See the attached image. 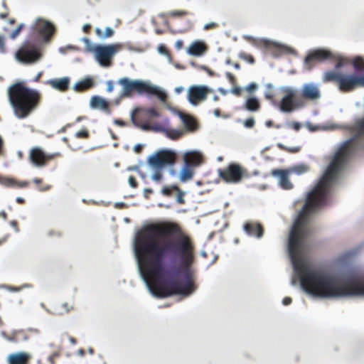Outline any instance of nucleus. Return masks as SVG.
Here are the masks:
<instances>
[{"label": "nucleus", "mask_w": 364, "mask_h": 364, "mask_svg": "<svg viewBox=\"0 0 364 364\" xmlns=\"http://www.w3.org/2000/svg\"><path fill=\"white\" fill-rule=\"evenodd\" d=\"M120 48L121 46L119 44L97 45L90 48V50L95 54L96 60L101 66L109 67L112 65V57Z\"/></svg>", "instance_id": "0eeeda50"}, {"label": "nucleus", "mask_w": 364, "mask_h": 364, "mask_svg": "<svg viewBox=\"0 0 364 364\" xmlns=\"http://www.w3.org/2000/svg\"><path fill=\"white\" fill-rule=\"evenodd\" d=\"M43 73L41 71V72H39L37 75L35 77V78L33 79V82H38L40 81V79L41 77H42Z\"/></svg>", "instance_id": "052dcab7"}, {"label": "nucleus", "mask_w": 364, "mask_h": 364, "mask_svg": "<svg viewBox=\"0 0 364 364\" xmlns=\"http://www.w3.org/2000/svg\"><path fill=\"white\" fill-rule=\"evenodd\" d=\"M162 173L160 171V169H156L154 173L152 175L151 178L155 181H160L162 179Z\"/></svg>", "instance_id": "37998d69"}, {"label": "nucleus", "mask_w": 364, "mask_h": 364, "mask_svg": "<svg viewBox=\"0 0 364 364\" xmlns=\"http://www.w3.org/2000/svg\"><path fill=\"white\" fill-rule=\"evenodd\" d=\"M323 82H335L342 92H350L358 87H364V73L363 75H343L335 71H327L323 75Z\"/></svg>", "instance_id": "20e7f679"}, {"label": "nucleus", "mask_w": 364, "mask_h": 364, "mask_svg": "<svg viewBox=\"0 0 364 364\" xmlns=\"http://www.w3.org/2000/svg\"><path fill=\"white\" fill-rule=\"evenodd\" d=\"M188 14L187 11H173L170 12L169 16L171 17H182Z\"/></svg>", "instance_id": "ea45409f"}, {"label": "nucleus", "mask_w": 364, "mask_h": 364, "mask_svg": "<svg viewBox=\"0 0 364 364\" xmlns=\"http://www.w3.org/2000/svg\"><path fill=\"white\" fill-rule=\"evenodd\" d=\"M244 108L250 112H257L261 109V105L256 97H251L247 99Z\"/></svg>", "instance_id": "cd10ccee"}, {"label": "nucleus", "mask_w": 364, "mask_h": 364, "mask_svg": "<svg viewBox=\"0 0 364 364\" xmlns=\"http://www.w3.org/2000/svg\"><path fill=\"white\" fill-rule=\"evenodd\" d=\"M96 34L102 38H107L112 37L114 35V30L110 27H107L105 29V33H103L102 31L100 28H96L95 30Z\"/></svg>", "instance_id": "473e14b6"}, {"label": "nucleus", "mask_w": 364, "mask_h": 364, "mask_svg": "<svg viewBox=\"0 0 364 364\" xmlns=\"http://www.w3.org/2000/svg\"><path fill=\"white\" fill-rule=\"evenodd\" d=\"M309 169V166L306 164H299L292 167L290 170V172H294L297 174H302L307 172Z\"/></svg>", "instance_id": "72a5a7b5"}, {"label": "nucleus", "mask_w": 364, "mask_h": 364, "mask_svg": "<svg viewBox=\"0 0 364 364\" xmlns=\"http://www.w3.org/2000/svg\"><path fill=\"white\" fill-rule=\"evenodd\" d=\"M352 64L357 71L364 70V60L362 58L357 57L353 59Z\"/></svg>", "instance_id": "f704fd0d"}, {"label": "nucleus", "mask_w": 364, "mask_h": 364, "mask_svg": "<svg viewBox=\"0 0 364 364\" xmlns=\"http://www.w3.org/2000/svg\"><path fill=\"white\" fill-rule=\"evenodd\" d=\"M179 117L182 120L187 132H195L198 129V124L196 120L191 115L184 113H180Z\"/></svg>", "instance_id": "5701e85b"}, {"label": "nucleus", "mask_w": 364, "mask_h": 364, "mask_svg": "<svg viewBox=\"0 0 364 364\" xmlns=\"http://www.w3.org/2000/svg\"><path fill=\"white\" fill-rule=\"evenodd\" d=\"M292 128L296 131H298L301 128V124L299 122H294L291 125Z\"/></svg>", "instance_id": "e2e57ef3"}, {"label": "nucleus", "mask_w": 364, "mask_h": 364, "mask_svg": "<svg viewBox=\"0 0 364 364\" xmlns=\"http://www.w3.org/2000/svg\"><path fill=\"white\" fill-rule=\"evenodd\" d=\"M32 355L26 352H18L10 354L7 358L9 364H29Z\"/></svg>", "instance_id": "6ab92c4d"}, {"label": "nucleus", "mask_w": 364, "mask_h": 364, "mask_svg": "<svg viewBox=\"0 0 364 364\" xmlns=\"http://www.w3.org/2000/svg\"><path fill=\"white\" fill-rule=\"evenodd\" d=\"M144 131H154L157 132H163L168 138L172 140H178L181 138L186 133L183 129H176L170 128H164L161 125L155 124L154 126L144 125Z\"/></svg>", "instance_id": "2eb2a0df"}, {"label": "nucleus", "mask_w": 364, "mask_h": 364, "mask_svg": "<svg viewBox=\"0 0 364 364\" xmlns=\"http://www.w3.org/2000/svg\"><path fill=\"white\" fill-rule=\"evenodd\" d=\"M239 58L243 60H245L247 62H248L250 64H254L255 62V60L254 58V57L249 54V53H247L244 51H241L239 55H238Z\"/></svg>", "instance_id": "c9c22d12"}, {"label": "nucleus", "mask_w": 364, "mask_h": 364, "mask_svg": "<svg viewBox=\"0 0 364 364\" xmlns=\"http://www.w3.org/2000/svg\"><path fill=\"white\" fill-rule=\"evenodd\" d=\"M292 302V299L290 297H285L284 298L282 303L284 305L287 306L290 304Z\"/></svg>", "instance_id": "4d7b16f0"}, {"label": "nucleus", "mask_w": 364, "mask_h": 364, "mask_svg": "<svg viewBox=\"0 0 364 364\" xmlns=\"http://www.w3.org/2000/svg\"><path fill=\"white\" fill-rule=\"evenodd\" d=\"M183 159L186 165L193 168L200 165L203 160L202 154L198 151L186 152Z\"/></svg>", "instance_id": "aec40b11"}, {"label": "nucleus", "mask_w": 364, "mask_h": 364, "mask_svg": "<svg viewBox=\"0 0 364 364\" xmlns=\"http://www.w3.org/2000/svg\"><path fill=\"white\" fill-rule=\"evenodd\" d=\"M243 124L246 128H253L255 124V119L253 117L247 118L244 121Z\"/></svg>", "instance_id": "a19ab883"}, {"label": "nucleus", "mask_w": 364, "mask_h": 364, "mask_svg": "<svg viewBox=\"0 0 364 364\" xmlns=\"http://www.w3.org/2000/svg\"><path fill=\"white\" fill-rule=\"evenodd\" d=\"M159 116V112L154 107H138L132 111L131 118L136 127L144 130L143 128L144 125L154 126V124H151V120Z\"/></svg>", "instance_id": "6e6552de"}, {"label": "nucleus", "mask_w": 364, "mask_h": 364, "mask_svg": "<svg viewBox=\"0 0 364 364\" xmlns=\"http://www.w3.org/2000/svg\"><path fill=\"white\" fill-rule=\"evenodd\" d=\"M16 200L19 204H23L25 203V200L20 197H18Z\"/></svg>", "instance_id": "338daca9"}, {"label": "nucleus", "mask_w": 364, "mask_h": 364, "mask_svg": "<svg viewBox=\"0 0 364 364\" xmlns=\"http://www.w3.org/2000/svg\"><path fill=\"white\" fill-rule=\"evenodd\" d=\"M61 156L62 154L60 152L47 154L41 148L36 146L31 149L28 159L34 166L44 167L47 166L50 161Z\"/></svg>", "instance_id": "f8f14e48"}, {"label": "nucleus", "mask_w": 364, "mask_h": 364, "mask_svg": "<svg viewBox=\"0 0 364 364\" xmlns=\"http://www.w3.org/2000/svg\"><path fill=\"white\" fill-rule=\"evenodd\" d=\"M91 29V26L90 24H85L83 26V31L86 33H90Z\"/></svg>", "instance_id": "680f3d73"}, {"label": "nucleus", "mask_w": 364, "mask_h": 364, "mask_svg": "<svg viewBox=\"0 0 364 364\" xmlns=\"http://www.w3.org/2000/svg\"><path fill=\"white\" fill-rule=\"evenodd\" d=\"M55 33V26L43 18H38L32 26L31 38H37L40 41L49 42Z\"/></svg>", "instance_id": "9b49d317"}, {"label": "nucleus", "mask_w": 364, "mask_h": 364, "mask_svg": "<svg viewBox=\"0 0 364 364\" xmlns=\"http://www.w3.org/2000/svg\"><path fill=\"white\" fill-rule=\"evenodd\" d=\"M142 150V146L140 144H137L134 146V151L136 152V153H139L141 152Z\"/></svg>", "instance_id": "69168bd1"}, {"label": "nucleus", "mask_w": 364, "mask_h": 364, "mask_svg": "<svg viewBox=\"0 0 364 364\" xmlns=\"http://www.w3.org/2000/svg\"><path fill=\"white\" fill-rule=\"evenodd\" d=\"M0 216H1L4 220L7 219V213L4 211L0 213Z\"/></svg>", "instance_id": "774afa93"}, {"label": "nucleus", "mask_w": 364, "mask_h": 364, "mask_svg": "<svg viewBox=\"0 0 364 364\" xmlns=\"http://www.w3.org/2000/svg\"><path fill=\"white\" fill-rule=\"evenodd\" d=\"M210 90L205 86H191L188 89V99L191 104L197 105L207 98Z\"/></svg>", "instance_id": "4468645a"}, {"label": "nucleus", "mask_w": 364, "mask_h": 364, "mask_svg": "<svg viewBox=\"0 0 364 364\" xmlns=\"http://www.w3.org/2000/svg\"><path fill=\"white\" fill-rule=\"evenodd\" d=\"M94 86V81L91 77H86L84 80L77 82L74 85V90L76 92H82L90 90Z\"/></svg>", "instance_id": "bb28decb"}, {"label": "nucleus", "mask_w": 364, "mask_h": 364, "mask_svg": "<svg viewBox=\"0 0 364 364\" xmlns=\"http://www.w3.org/2000/svg\"><path fill=\"white\" fill-rule=\"evenodd\" d=\"M177 159L176 153L170 149H162L148 159L149 165L155 169H161L166 166L175 164Z\"/></svg>", "instance_id": "1a4fd4ad"}, {"label": "nucleus", "mask_w": 364, "mask_h": 364, "mask_svg": "<svg viewBox=\"0 0 364 364\" xmlns=\"http://www.w3.org/2000/svg\"><path fill=\"white\" fill-rule=\"evenodd\" d=\"M257 47L266 50H272L277 47V44L267 39H260L256 43Z\"/></svg>", "instance_id": "c756f323"}, {"label": "nucleus", "mask_w": 364, "mask_h": 364, "mask_svg": "<svg viewBox=\"0 0 364 364\" xmlns=\"http://www.w3.org/2000/svg\"><path fill=\"white\" fill-rule=\"evenodd\" d=\"M278 147H279L281 149L286 151L289 153H297L300 151V147L295 146V147H287L284 146L283 144H279Z\"/></svg>", "instance_id": "4c0bfd02"}, {"label": "nucleus", "mask_w": 364, "mask_h": 364, "mask_svg": "<svg viewBox=\"0 0 364 364\" xmlns=\"http://www.w3.org/2000/svg\"><path fill=\"white\" fill-rule=\"evenodd\" d=\"M177 193L176 196V200L179 204H183L185 203L184 201V193L183 191L179 188V191H176Z\"/></svg>", "instance_id": "79ce46f5"}, {"label": "nucleus", "mask_w": 364, "mask_h": 364, "mask_svg": "<svg viewBox=\"0 0 364 364\" xmlns=\"http://www.w3.org/2000/svg\"><path fill=\"white\" fill-rule=\"evenodd\" d=\"M226 77L228 78V80H230V82L231 83H235V76L230 72H228L226 73Z\"/></svg>", "instance_id": "603ef678"}, {"label": "nucleus", "mask_w": 364, "mask_h": 364, "mask_svg": "<svg viewBox=\"0 0 364 364\" xmlns=\"http://www.w3.org/2000/svg\"><path fill=\"white\" fill-rule=\"evenodd\" d=\"M6 52L4 38L0 36V53H4Z\"/></svg>", "instance_id": "de8ad7c7"}, {"label": "nucleus", "mask_w": 364, "mask_h": 364, "mask_svg": "<svg viewBox=\"0 0 364 364\" xmlns=\"http://www.w3.org/2000/svg\"><path fill=\"white\" fill-rule=\"evenodd\" d=\"M176 191H179V187L176 185H171L163 187L161 193L165 196L171 197L173 192H176Z\"/></svg>", "instance_id": "2f4dec72"}, {"label": "nucleus", "mask_w": 364, "mask_h": 364, "mask_svg": "<svg viewBox=\"0 0 364 364\" xmlns=\"http://www.w3.org/2000/svg\"><path fill=\"white\" fill-rule=\"evenodd\" d=\"M7 95L15 117L20 119H26L36 112L43 100L39 90L26 86L23 82L10 85Z\"/></svg>", "instance_id": "f03ea898"}, {"label": "nucleus", "mask_w": 364, "mask_h": 364, "mask_svg": "<svg viewBox=\"0 0 364 364\" xmlns=\"http://www.w3.org/2000/svg\"><path fill=\"white\" fill-rule=\"evenodd\" d=\"M129 183L131 187L135 188L138 186V183L136 178L133 176L129 177Z\"/></svg>", "instance_id": "49530a36"}, {"label": "nucleus", "mask_w": 364, "mask_h": 364, "mask_svg": "<svg viewBox=\"0 0 364 364\" xmlns=\"http://www.w3.org/2000/svg\"><path fill=\"white\" fill-rule=\"evenodd\" d=\"M75 136L78 139H88L90 137V133L87 129H82L77 132Z\"/></svg>", "instance_id": "e433bc0d"}, {"label": "nucleus", "mask_w": 364, "mask_h": 364, "mask_svg": "<svg viewBox=\"0 0 364 364\" xmlns=\"http://www.w3.org/2000/svg\"><path fill=\"white\" fill-rule=\"evenodd\" d=\"M11 225L15 229L16 232L19 231L18 223L16 220H13L10 223Z\"/></svg>", "instance_id": "6e6d98bb"}, {"label": "nucleus", "mask_w": 364, "mask_h": 364, "mask_svg": "<svg viewBox=\"0 0 364 364\" xmlns=\"http://www.w3.org/2000/svg\"><path fill=\"white\" fill-rule=\"evenodd\" d=\"M207 50L206 45L201 41L193 42L188 48V53L193 56H200Z\"/></svg>", "instance_id": "393cba45"}, {"label": "nucleus", "mask_w": 364, "mask_h": 364, "mask_svg": "<svg viewBox=\"0 0 364 364\" xmlns=\"http://www.w3.org/2000/svg\"><path fill=\"white\" fill-rule=\"evenodd\" d=\"M243 230L248 235L257 238L262 237L264 234L263 226L257 222L249 221L245 223L243 225Z\"/></svg>", "instance_id": "f3484780"}, {"label": "nucleus", "mask_w": 364, "mask_h": 364, "mask_svg": "<svg viewBox=\"0 0 364 364\" xmlns=\"http://www.w3.org/2000/svg\"><path fill=\"white\" fill-rule=\"evenodd\" d=\"M183 46V42L181 40H178L176 42V48L178 50L181 49Z\"/></svg>", "instance_id": "bf43d9fd"}, {"label": "nucleus", "mask_w": 364, "mask_h": 364, "mask_svg": "<svg viewBox=\"0 0 364 364\" xmlns=\"http://www.w3.org/2000/svg\"><path fill=\"white\" fill-rule=\"evenodd\" d=\"M321 97V92L317 85L308 83L303 85L301 92V97L304 102V100L307 101H316Z\"/></svg>", "instance_id": "dca6fc26"}, {"label": "nucleus", "mask_w": 364, "mask_h": 364, "mask_svg": "<svg viewBox=\"0 0 364 364\" xmlns=\"http://www.w3.org/2000/svg\"><path fill=\"white\" fill-rule=\"evenodd\" d=\"M218 26H219V24L218 23L211 22V23H206L204 26L203 28H204V30L208 31V30L217 28Z\"/></svg>", "instance_id": "c03bdc74"}, {"label": "nucleus", "mask_w": 364, "mask_h": 364, "mask_svg": "<svg viewBox=\"0 0 364 364\" xmlns=\"http://www.w3.org/2000/svg\"><path fill=\"white\" fill-rule=\"evenodd\" d=\"M0 184L8 188H25L28 186L29 183L27 181H18L14 178L0 175Z\"/></svg>", "instance_id": "412c9836"}, {"label": "nucleus", "mask_w": 364, "mask_h": 364, "mask_svg": "<svg viewBox=\"0 0 364 364\" xmlns=\"http://www.w3.org/2000/svg\"><path fill=\"white\" fill-rule=\"evenodd\" d=\"M159 51L161 53H164V54H168V50L166 49V48L164 46H161L159 48Z\"/></svg>", "instance_id": "0e129e2a"}, {"label": "nucleus", "mask_w": 364, "mask_h": 364, "mask_svg": "<svg viewBox=\"0 0 364 364\" xmlns=\"http://www.w3.org/2000/svg\"><path fill=\"white\" fill-rule=\"evenodd\" d=\"M257 88V85L255 83L252 82L247 86L246 90L250 92H252L255 91Z\"/></svg>", "instance_id": "8fccbe9b"}, {"label": "nucleus", "mask_w": 364, "mask_h": 364, "mask_svg": "<svg viewBox=\"0 0 364 364\" xmlns=\"http://www.w3.org/2000/svg\"><path fill=\"white\" fill-rule=\"evenodd\" d=\"M218 176L228 183H239L245 178L250 177L248 171L240 164H230L228 166L218 169Z\"/></svg>", "instance_id": "423d86ee"}, {"label": "nucleus", "mask_w": 364, "mask_h": 364, "mask_svg": "<svg viewBox=\"0 0 364 364\" xmlns=\"http://www.w3.org/2000/svg\"><path fill=\"white\" fill-rule=\"evenodd\" d=\"M134 250L141 273L157 297L188 295L195 290V245L178 224L144 226L136 234Z\"/></svg>", "instance_id": "f257e3e1"}, {"label": "nucleus", "mask_w": 364, "mask_h": 364, "mask_svg": "<svg viewBox=\"0 0 364 364\" xmlns=\"http://www.w3.org/2000/svg\"><path fill=\"white\" fill-rule=\"evenodd\" d=\"M118 83L122 86V91L120 95L122 97H131L134 93L156 95L162 102L166 101L167 97L166 93L157 87L140 80H131L127 77H124L119 79Z\"/></svg>", "instance_id": "7ed1b4c3"}, {"label": "nucleus", "mask_w": 364, "mask_h": 364, "mask_svg": "<svg viewBox=\"0 0 364 364\" xmlns=\"http://www.w3.org/2000/svg\"><path fill=\"white\" fill-rule=\"evenodd\" d=\"M23 28H24V24L21 23V24H20V25H19V26H18L15 30H14V31L11 33V34H10L9 37H10L11 39H15V38H16L19 36V34H20V33H21V30H22Z\"/></svg>", "instance_id": "58836bf2"}, {"label": "nucleus", "mask_w": 364, "mask_h": 364, "mask_svg": "<svg viewBox=\"0 0 364 364\" xmlns=\"http://www.w3.org/2000/svg\"><path fill=\"white\" fill-rule=\"evenodd\" d=\"M282 91L284 96L279 103L281 111L284 112H291L296 109L305 105V102L298 97L297 92L295 90L291 87H284Z\"/></svg>", "instance_id": "9d476101"}, {"label": "nucleus", "mask_w": 364, "mask_h": 364, "mask_svg": "<svg viewBox=\"0 0 364 364\" xmlns=\"http://www.w3.org/2000/svg\"><path fill=\"white\" fill-rule=\"evenodd\" d=\"M332 60L336 62L335 69L339 70L342 67H343L346 64H348L349 62L347 58L342 57L339 55L333 54V57L331 58Z\"/></svg>", "instance_id": "7c9ffc66"}, {"label": "nucleus", "mask_w": 364, "mask_h": 364, "mask_svg": "<svg viewBox=\"0 0 364 364\" xmlns=\"http://www.w3.org/2000/svg\"><path fill=\"white\" fill-rule=\"evenodd\" d=\"M113 90H114V85H113L112 82V81L107 82V92H111L113 91Z\"/></svg>", "instance_id": "13d9d810"}, {"label": "nucleus", "mask_w": 364, "mask_h": 364, "mask_svg": "<svg viewBox=\"0 0 364 364\" xmlns=\"http://www.w3.org/2000/svg\"><path fill=\"white\" fill-rule=\"evenodd\" d=\"M4 154V141L1 136L0 135V156Z\"/></svg>", "instance_id": "3c124183"}, {"label": "nucleus", "mask_w": 364, "mask_h": 364, "mask_svg": "<svg viewBox=\"0 0 364 364\" xmlns=\"http://www.w3.org/2000/svg\"><path fill=\"white\" fill-rule=\"evenodd\" d=\"M49 84L55 89L61 92L68 90L70 85V78L64 77L58 79H53L49 81Z\"/></svg>", "instance_id": "a878e982"}, {"label": "nucleus", "mask_w": 364, "mask_h": 364, "mask_svg": "<svg viewBox=\"0 0 364 364\" xmlns=\"http://www.w3.org/2000/svg\"><path fill=\"white\" fill-rule=\"evenodd\" d=\"M90 106L93 109H100L107 114L111 113L109 103L100 96H93L90 100Z\"/></svg>", "instance_id": "4be33fe9"}, {"label": "nucleus", "mask_w": 364, "mask_h": 364, "mask_svg": "<svg viewBox=\"0 0 364 364\" xmlns=\"http://www.w3.org/2000/svg\"><path fill=\"white\" fill-rule=\"evenodd\" d=\"M333 57V53L325 49H316L310 53L304 60L305 65L311 70L317 62L330 60Z\"/></svg>", "instance_id": "ddd939ff"}, {"label": "nucleus", "mask_w": 364, "mask_h": 364, "mask_svg": "<svg viewBox=\"0 0 364 364\" xmlns=\"http://www.w3.org/2000/svg\"><path fill=\"white\" fill-rule=\"evenodd\" d=\"M41 48L31 40H26L15 53L16 59L26 65L33 64L42 58Z\"/></svg>", "instance_id": "39448f33"}, {"label": "nucleus", "mask_w": 364, "mask_h": 364, "mask_svg": "<svg viewBox=\"0 0 364 364\" xmlns=\"http://www.w3.org/2000/svg\"><path fill=\"white\" fill-rule=\"evenodd\" d=\"M232 92L237 96H240L242 93V89L239 87H234Z\"/></svg>", "instance_id": "5fc2aeb1"}, {"label": "nucleus", "mask_w": 364, "mask_h": 364, "mask_svg": "<svg viewBox=\"0 0 364 364\" xmlns=\"http://www.w3.org/2000/svg\"><path fill=\"white\" fill-rule=\"evenodd\" d=\"M64 336H65L66 338H68V340L70 341V343H71L72 345H73V346H74V345H76V343H77V340H76V338H75L74 337L70 336V335H68V333H65Z\"/></svg>", "instance_id": "864d4df0"}, {"label": "nucleus", "mask_w": 364, "mask_h": 364, "mask_svg": "<svg viewBox=\"0 0 364 364\" xmlns=\"http://www.w3.org/2000/svg\"><path fill=\"white\" fill-rule=\"evenodd\" d=\"M290 171L274 169L272 171V175L279 178V186L285 190L292 188L293 185L289 179V174Z\"/></svg>", "instance_id": "a211bd4d"}, {"label": "nucleus", "mask_w": 364, "mask_h": 364, "mask_svg": "<svg viewBox=\"0 0 364 364\" xmlns=\"http://www.w3.org/2000/svg\"><path fill=\"white\" fill-rule=\"evenodd\" d=\"M1 336L7 341L10 342L16 343L21 340L27 339L26 333L23 330H17L7 333L4 331L1 332Z\"/></svg>", "instance_id": "b1692460"}, {"label": "nucleus", "mask_w": 364, "mask_h": 364, "mask_svg": "<svg viewBox=\"0 0 364 364\" xmlns=\"http://www.w3.org/2000/svg\"><path fill=\"white\" fill-rule=\"evenodd\" d=\"M193 176V167L184 164L180 173V179L181 181H186L192 178Z\"/></svg>", "instance_id": "c85d7f7f"}, {"label": "nucleus", "mask_w": 364, "mask_h": 364, "mask_svg": "<svg viewBox=\"0 0 364 364\" xmlns=\"http://www.w3.org/2000/svg\"><path fill=\"white\" fill-rule=\"evenodd\" d=\"M63 308L64 309L66 313H69L71 310L74 309V307L73 305L68 304V303H64L62 305Z\"/></svg>", "instance_id": "09e8293b"}, {"label": "nucleus", "mask_w": 364, "mask_h": 364, "mask_svg": "<svg viewBox=\"0 0 364 364\" xmlns=\"http://www.w3.org/2000/svg\"><path fill=\"white\" fill-rule=\"evenodd\" d=\"M60 355V352H55L48 357V360L50 364H55V360L58 358Z\"/></svg>", "instance_id": "a18cd8bd"}]
</instances>
